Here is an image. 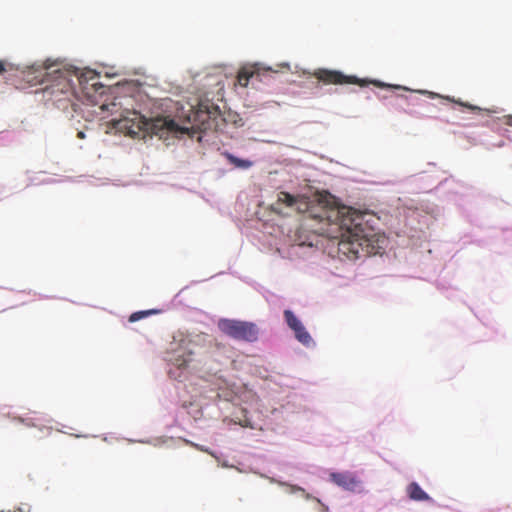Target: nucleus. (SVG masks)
I'll use <instances>...</instances> for the list:
<instances>
[{
    "instance_id": "f8f14e48",
    "label": "nucleus",
    "mask_w": 512,
    "mask_h": 512,
    "mask_svg": "<svg viewBox=\"0 0 512 512\" xmlns=\"http://www.w3.org/2000/svg\"><path fill=\"white\" fill-rule=\"evenodd\" d=\"M228 161L233 164L235 167L247 169L252 166V162L245 159H240L232 154H227Z\"/></svg>"
},
{
    "instance_id": "423d86ee",
    "label": "nucleus",
    "mask_w": 512,
    "mask_h": 512,
    "mask_svg": "<svg viewBox=\"0 0 512 512\" xmlns=\"http://www.w3.org/2000/svg\"><path fill=\"white\" fill-rule=\"evenodd\" d=\"M284 205L287 208H293L297 212H305L309 208L308 199L302 195H292L288 192L281 191L277 194V200L271 204V211L277 214H281V206Z\"/></svg>"
},
{
    "instance_id": "ddd939ff",
    "label": "nucleus",
    "mask_w": 512,
    "mask_h": 512,
    "mask_svg": "<svg viewBox=\"0 0 512 512\" xmlns=\"http://www.w3.org/2000/svg\"><path fill=\"white\" fill-rule=\"evenodd\" d=\"M442 98L447 100V101H449V102L455 103V104H457L459 106L465 107L468 110L473 111V112H480V111H482V109L480 107H478L476 105H473V104H470L468 102H463L460 99H455L454 97L445 96V97H442Z\"/></svg>"
},
{
    "instance_id": "4be33fe9",
    "label": "nucleus",
    "mask_w": 512,
    "mask_h": 512,
    "mask_svg": "<svg viewBox=\"0 0 512 512\" xmlns=\"http://www.w3.org/2000/svg\"><path fill=\"white\" fill-rule=\"evenodd\" d=\"M130 114L133 116V118H132L131 120H135V119H137V118H138V113H136V112H132V113H130Z\"/></svg>"
},
{
    "instance_id": "412c9836",
    "label": "nucleus",
    "mask_w": 512,
    "mask_h": 512,
    "mask_svg": "<svg viewBox=\"0 0 512 512\" xmlns=\"http://www.w3.org/2000/svg\"><path fill=\"white\" fill-rule=\"evenodd\" d=\"M77 136H78V138L83 139L85 137V134H84V132L79 131Z\"/></svg>"
},
{
    "instance_id": "4468645a",
    "label": "nucleus",
    "mask_w": 512,
    "mask_h": 512,
    "mask_svg": "<svg viewBox=\"0 0 512 512\" xmlns=\"http://www.w3.org/2000/svg\"><path fill=\"white\" fill-rule=\"evenodd\" d=\"M155 313H157V311L153 310V309L134 312V313H132L130 315L129 321L130 322H136V321H139L140 319H143V318H145L147 316H150L152 314H155Z\"/></svg>"
},
{
    "instance_id": "5701e85b",
    "label": "nucleus",
    "mask_w": 512,
    "mask_h": 512,
    "mask_svg": "<svg viewBox=\"0 0 512 512\" xmlns=\"http://www.w3.org/2000/svg\"><path fill=\"white\" fill-rule=\"evenodd\" d=\"M374 84H375L376 86H378V87H383V86H384V84H382V83H380V82H376V81L374 82Z\"/></svg>"
},
{
    "instance_id": "dca6fc26",
    "label": "nucleus",
    "mask_w": 512,
    "mask_h": 512,
    "mask_svg": "<svg viewBox=\"0 0 512 512\" xmlns=\"http://www.w3.org/2000/svg\"><path fill=\"white\" fill-rule=\"evenodd\" d=\"M114 126L119 129H129L130 127L127 125L128 117H124L123 119L113 120Z\"/></svg>"
},
{
    "instance_id": "39448f33",
    "label": "nucleus",
    "mask_w": 512,
    "mask_h": 512,
    "mask_svg": "<svg viewBox=\"0 0 512 512\" xmlns=\"http://www.w3.org/2000/svg\"><path fill=\"white\" fill-rule=\"evenodd\" d=\"M176 346H172L168 352L167 360L171 366L179 371H184L188 368L189 364L193 361L194 344L190 339L183 338Z\"/></svg>"
},
{
    "instance_id": "9b49d317",
    "label": "nucleus",
    "mask_w": 512,
    "mask_h": 512,
    "mask_svg": "<svg viewBox=\"0 0 512 512\" xmlns=\"http://www.w3.org/2000/svg\"><path fill=\"white\" fill-rule=\"evenodd\" d=\"M255 74L253 69L243 68L239 71L237 76V81L240 86L246 87L250 78H252Z\"/></svg>"
},
{
    "instance_id": "f03ea898",
    "label": "nucleus",
    "mask_w": 512,
    "mask_h": 512,
    "mask_svg": "<svg viewBox=\"0 0 512 512\" xmlns=\"http://www.w3.org/2000/svg\"><path fill=\"white\" fill-rule=\"evenodd\" d=\"M218 115V108L214 105L200 103L196 108L190 109L185 124L180 125L169 117L154 119L152 131L160 138L169 134H188L206 131L211 128L212 120Z\"/></svg>"
},
{
    "instance_id": "1a4fd4ad",
    "label": "nucleus",
    "mask_w": 512,
    "mask_h": 512,
    "mask_svg": "<svg viewBox=\"0 0 512 512\" xmlns=\"http://www.w3.org/2000/svg\"><path fill=\"white\" fill-rule=\"evenodd\" d=\"M284 317L289 328L293 330L296 339L303 345H310L312 342V337L307 332L302 322L294 315V313L291 310H285Z\"/></svg>"
},
{
    "instance_id": "aec40b11",
    "label": "nucleus",
    "mask_w": 512,
    "mask_h": 512,
    "mask_svg": "<svg viewBox=\"0 0 512 512\" xmlns=\"http://www.w3.org/2000/svg\"><path fill=\"white\" fill-rule=\"evenodd\" d=\"M422 93L428 94L431 98L438 96L437 94H435L433 92L422 91Z\"/></svg>"
},
{
    "instance_id": "a211bd4d",
    "label": "nucleus",
    "mask_w": 512,
    "mask_h": 512,
    "mask_svg": "<svg viewBox=\"0 0 512 512\" xmlns=\"http://www.w3.org/2000/svg\"><path fill=\"white\" fill-rule=\"evenodd\" d=\"M502 122H503V124H505L507 126H512V115L503 116Z\"/></svg>"
},
{
    "instance_id": "7ed1b4c3",
    "label": "nucleus",
    "mask_w": 512,
    "mask_h": 512,
    "mask_svg": "<svg viewBox=\"0 0 512 512\" xmlns=\"http://www.w3.org/2000/svg\"><path fill=\"white\" fill-rule=\"evenodd\" d=\"M56 64H45V76L46 79L42 80V82H48L49 84L45 87V93L55 98V100L60 101V95L69 96L74 92V86L72 81V76L77 77V80L80 85L83 83H88L89 81H94L98 78L97 74L89 70L85 73L78 74L76 68H55Z\"/></svg>"
},
{
    "instance_id": "b1692460",
    "label": "nucleus",
    "mask_w": 512,
    "mask_h": 512,
    "mask_svg": "<svg viewBox=\"0 0 512 512\" xmlns=\"http://www.w3.org/2000/svg\"><path fill=\"white\" fill-rule=\"evenodd\" d=\"M241 425H242L243 427H248V426H249V424H248V422H247V421H245V422L241 423Z\"/></svg>"
},
{
    "instance_id": "393cba45",
    "label": "nucleus",
    "mask_w": 512,
    "mask_h": 512,
    "mask_svg": "<svg viewBox=\"0 0 512 512\" xmlns=\"http://www.w3.org/2000/svg\"><path fill=\"white\" fill-rule=\"evenodd\" d=\"M200 450L208 453V450H207V449L200 448Z\"/></svg>"
},
{
    "instance_id": "2eb2a0df",
    "label": "nucleus",
    "mask_w": 512,
    "mask_h": 512,
    "mask_svg": "<svg viewBox=\"0 0 512 512\" xmlns=\"http://www.w3.org/2000/svg\"><path fill=\"white\" fill-rule=\"evenodd\" d=\"M14 65L11 63H7L6 61L0 60V75L5 72L13 70Z\"/></svg>"
},
{
    "instance_id": "f3484780",
    "label": "nucleus",
    "mask_w": 512,
    "mask_h": 512,
    "mask_svg": "<svg viewBox=\"0 0 512 512\" xmlns=\"http://www.w3.org/2000/svg\"><path fill=\"white\" fill-rule=\"evenodd\" d=\"M19 422L25 424L26 426H33L36 427L37 424L32 421V419H23V418H17Z\"/></svg>"
},
{
    "instance_id": "6e6552de",
    "label": "nucleus",
    "mask_w": 512,
    "mask_h": 512,
    "mask_svg": "<svg viewBox=\"0 0 512 512\" xmlns=\"http://www.w3.org/2000/svg\"><path fill=\"white\" fill-rule=\"evenodd\" d=\"M330 480L337 486L351 492H360L361 480L352 472H334L330 474Z\"/></svg>"
},
{
    "instance_id": "9d476101",
    "label": "nucleus",
    "mask_w": 512,
    "mask_h": 512,
    "mask_svg": "<svg viewBox=\"0 0 512 512\" xmlns=\"http://www.w3.org/2000/svg\"><path fill=\"white\" fill-rule=\"evenodd\" d=\"M407 491H408L409 497L413 500H416V501L429 500L428 494L425 491H423V489L416 482H412L411 484H409Z\"/></svg>"
},
{
    "instance_id": "f257e3e1",
    "label": "nucleus",
    "mask_w": 512,
    "mask_h": 512,
    "mask_svg": "<svg viewBox=\"0 0 512 512\" xmlns=\"http://www.w3.org/2000/svg\"><path fill=\"white\" fill-rule=\"evenodd\" d=\"M366 213L344 205L325 206L314 217L336 225L341 235L339 251L350 259L376 255L384 249L385 239L365 220Z\"/></svg>"
},
{
    "instance_id": "20e7f679",
    "label": "nucleus",
    "mask_w": 512,
    "mask_h": 512,
    "mask_svg": "<svg viewBox=\"0 0 512 512\" xmlns=\"http://www.w3.org/2000/svg\"><path fill=\"white\" fill-rule=\"evenodd\" d=\"M217 326L223 334L239 341L254 342L259 336L257 325L248 321L220 319Z\"/></svg>"
},
{
    "instance_id": "0eeeda50",
    "label": "nucleus",
    "mask_w": 512,
    "mask_h": 512,
    "mask_svg": "<svg viewBox=\"0 0 512 512\" xmlns=\"http://www.w3.org/2000/svg\"><path fill=\"white\" fill-rule=\"evenodd\" d=\"M314 76L325 84H358L364 86V82L360 81L355 76H346L339 71L319 69L314 73Z\"/></svg>"
},
{
    "instance_id": "6ab92c4d",
    "label": "nucleus",
    "mask_w": 512,
    "mask_h": 512,
    "mask_svg": "<svg viewBox=\"0 0 512 512\" xmlns=\"http://www.w3.org/2000/svg\"><path fill=\"white\" fill-rule=\"evenodd\" d=\"M169 375L174 379H178L180 377V374H175L172 368L169 370Z\"/></svg>"
}]
</instances>
